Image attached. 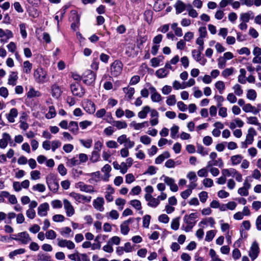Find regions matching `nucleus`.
<instances>
[{
    "label": "nucleus",
    "instance_id": "3",
    "mask_svg": "<svg viewBox=\"0 0 261 261\" xmlns=\"http://www.w3.org/2000/svg\"><path fill=\"white\" fill-rule=\"evenodd\" d=\"M96 73L90 70L86 71L83 75V82L88 85H93L96 79Z\"/></svg>",
    "mask_w": 261,
    "mask_h": 261
},
{
    "label": "nucleus",
    "instance_id": "54",
    "mask_svg": "<svg viewBox=\"0 0 261 261\" xmlns=\"http://www.w3.org/2000/svg\"><path fill=\"white\" fill-rule=\"evenodd\" d=\"M242 160V156L239 154L232 156L231 158L232 164L233 165L240 164Z\"/></svg>",
    "mask_w": 261,
    "mask_h": 261
},
{
    "label": "nucleus",
    "instance_id": "51",
    "mask_svg": "<svg viewBox=\"0 0 261 261\" xmlns=\"http://www.w3.org/2000/svg\"><path fill=\"white\" fill-rule=\"evenodd\" d=\"M179 218H175L172 219L171 223V227L172 229L176 230L179 228Z\"/></svg>",
    "mask_w": 261,
    "mask_h": 261
},
{
    "label": "nucleus",
    "instance_id": "16",
    "mask_svg": "<svg viewBox=\"0 0 261 261\" xmlns=\"http://www.w3.org/2000/svg\"><path fill=\"white\" fill-rule=\"evenodd\" d=\"M201 53L198 51L196 49L192 50V56L193 58L196 61L199 62L201 65L204 66L206 63V60L201 57Z\"/></svg>",
    "mask_w": 261,
    "mask_h": 261
},
{
    "label": "nucleus",
    "instance_id": "62",
    "mask_svg": "<svg viewBox=\"0 0 261 261\" xmlns=\"http://www.w3.org/2000/svg\"><path fill=\"white\" fill-rule=\"evenodd\" d=\"M226 99L230 103H234L237 101V98L236 96L234 93H230L227 95Z\"/></svg>",
    "mask_w": 261,
    "mask_h": 261
},
{
    "label": "nucleus",
    "instance_id": "64",
    "mask_svg": "<svg viewBox=\"0 0 261 261\" xmlns=\"http://www.w3.org/2000/svg\"><path fill=\"white\" fill-rule=\"evenodd\" d=\"M77 157H78L81 164L86 163L88 160V156L85 153H80L77 155Z\"/></svg>",
    "mask_w": 261,
    "mask_h": 261
},
{
    "label": "nucleus",
    "instance_id": "41",
    "mask_svg": "<svg viewBox=\"0 0 261 261\" xmlns=\"http://www.w3.org/2000/svg\"><path fill=\"white\" fill-rule=\"evenodd\" d=\"M215 86L220 94H222L225 88V84L223 81H219L215 83Z\"/></svg>",
    "mask_w": 261,
    "mask_h": 261
},
{
    "label": "nucleus",
    "instance_id": "10",
    "mask_svg": "<svg viewBox=\"0 0 261 261\" xmlns=\"http://www.w3.org/2000/svg\"><path fill=\"white\" fill-rule=\"evenodd\" d=\"M13 37L12 32L9 30H4L0 29V42L2 43H7L9 39Z\"/></svg>",
    "mask_w": 261,
    "mask_h": 261
},
{
    "label": "nucleus",
    "instance_id": "17",
    "mask_svg": "<svg viewBox=\"0 0 261 261\" xmlns=\"http://www.w3.org/2000/svg\"><path fill=\"white\" fill-rule=\"evenodd\" d=\"M150 117L151 118L149 120V123L150 125L153 126L156 125L159 122V112L155 109H152L151 111H150Z\"/></svg>",
    "mask_w": 261,
    "mask_h": 261
},
{
    "label": "nucleus",
    "instance_id": "61",
    "mask_svg": "<svg viewBox=\"0 0 261 261\" xmlns=\"http://www.w3.org/2000/svg\"><path fill=\"white\" fill-rule=\"evenodd\" d=\"M203 185L205 187L210 188L213 186L214 182L212 179L210 178H205L203 180Z\"/></svg>",
    "mask_w": 261,
    "mask_h": 261
},
{
    "label": "nucleus",
    "instance_id": "33",
    "mask_svg": "<svg viewBox=\"0 0 261 261\" xmlns=\"http://www.w3.org/2000/svg\"><path fill=\"white\" fill-rule=\"evenodd\" d=\"M223 165V163L221 159H219L218 160H211L207 162L206 168H209L213 167L214 166H219L221 167Z\"/></svg>",
    "mask_w": 261,
    "mask_h": 261
},
{
    "label": "nucleus",
    "instance_id": "55",
    "mask_svg": "<svg viewBox=\"0 0 261 261\" xmlns=\"http://www.w3.org/2000/svg\"><path fill=\"white\" fill-rule=\"evenodd\" d=\"M45 237L47 239L54 240L56 239L57 234L54 230L50 229L46 231Z\"/></svg>",
    "mask_w": 261,
    "mask_h": 261
},
{
    "label": "nucleus",
    "instance_id": "8",
    "mask_svg": "<svg viewBox=\"0 0 261 261\" xmlns=\"http://www.w3.org/2000/svg\"><path fill=\"white\" fill-rule=\"evenodd\" d=\"M69 195L79 203L90 202L92 198L90 196H87L74 192L70 193Z\"/></svg>",
    "mask_w": 261,
    "mask_h": 261
},
{
    "label": "nucleus",
    "instance_id": "14",
    "mask_svg": "<svg viewBox=\"0 0 261 261\" xmlns=\"http://www.w3.org/2000/svg\"><path fill=\"white\" fill-rule=\"evenodd\" d=\"M164 181L168 186L170 187V189L171 191L177 192L178 190V186L175 182V180L170 177L163 175Z\"/></svg>",
    "mask_w": 261,
    "mask_h": 261
},
{
    "label": "nucleus",
    "instance_id": "56",
    "mask_svg": "<svg viewBox=\"0 0 261 261\" xmlns=\"http://www.w3.org/2000/svg\"><path fill=\"white\" fill-rule=\"evenodd\" d=\"M112 168L110 165L106 164L102 168L101 171L105 173L106 177L108 178L110 176V172L111 171Z\"/></svg>",
    "mask_w": 261,
    "mask_h": 261
},
{
    "label": "nucleus",
    "instance_id": "2",
    "mask_svg": "<svg viewBox=\"0 0 261 261\" xmlns=\"http://www.w3.org/2000/svg\"><path fill=\"white\" fill-rule=\"evenodd\" d=\"M33 76L35 81L38 84L45 83L49 79L47 71L40 67L34 70Z\"/></svg>",
    "mask_w": 261,
    "mask_h": 261
},
{
    "label": "nucleus",
    "instance_id": "30",
    "mask_svg": "<svg viewBox=\"0 0 261 261\" xmlns=\"http://www.w3.org/2000/svg\"><path fill=\"white\" fill-rule=\"evenodd\" d=\"M170 154L168 151H164L162 154L159 155L155 160L156 164H161L166 159L170 157Z\"/></svg>",
    "mask_w": 261,
    "mask_h": 261
},
{
    "label": "nucleus",
    "instance_id": "50",
    "mask_svg": "<svg viewBox=\"0 0 261 261\" xmlns=\"http://www.w3.org/2000/svg\"><path fill=\"white\" fill-rule=\"evenodd\" d=\"M172 86L173 88L176 90L186 88L185 83L183 84H181L179 81L176 80L174 81L173 82Z\"/></svg>",
    "mask_w": 261,
    "mask_h": 261
},
{
    "label": "nucleus",
    "instance_id": "59",
    "mask_svg": "<svg viewBox=\"0 0 261 261\" xmlns=\"http://www.w3.org/2000/svg\"><path fill=\"white\" fill-rule=\"evenodd\" d=\"M233 71L234 68L233 67L226 68L222 72V75L223 77H227L231 75Z\"/></svg>",
    "mask_w": 261,
    "mask_h": 261
},
{
    "label": "nucleus",
    "instance_id": "15",
    "mask_svg": "<svg viewBox=\"0 0 261 261\" xmlns=\"http://www.w3.org/2000/svg\"><path fill=\"white\" fill-rule=\"evenodd\" d=\"M110 120H109V119H107V121L109 123L112 124L114 126H115L117 129H121L122 128H125L127 127V125L125 121H115V120H113L111 114H110Z\"/></svg>",
    "mask_w": 261,
    "mask_h": 261
},
{
    "label": "nucleus",
    "instance_id": "22",
    "mask_svg": "<svg viewBox=\"0 0 261 261\" xmlns=\"http://www.w3.org/2000/svg\"><path fill=\"white\" fill-rule=\"evenodd\" d=\"M85 110L89 114H93L95 111V105L91 100H87L84 103Z\"/></svg>",
    "mask_w": 261,
    "mask_h": 261
},
{
    "label": "nucleus",
    "instance_id": "57",
    "mask_svg": "<svg viewBox=\"0 0 261 261\" xmlns=\"http://www.w3.org/2000/svg\"><path fill=\"white\" fill-rule=\"evenodd\" d=\"M81 143L86 148H89L91 147L92 144V140L88 139L87 140L81 139L80 140Z\"/></svg>",
    "mask_w": 261,
    "mask_h": 261
},
{
    "label": "nucleus",
    "instance_id": "47",
    "mask_svg": "<svg viewBox=\"0 0 261 261\" xmlns=\"http://www.w3.org/2000/svg\"><path fill=\"white\" fill-rule=\"evenodd\" d=\"M40 96V92L38 91H36L33 88H31L27 93V96L29 98L39 97Z\"/></svg>",
    "mask_w": 261,
    "mask_h": 261
},
{
    "label": "nucleus",
    "instance_id": "36",
    "mask_svg": "<svg viewBox=\"0 0 261 261\" xmlns=\"http://www.w3.org/2000/svg\"><path fill=\"white\" fill-rule=\"evenodd\" d=\"M56 111L54 106H51L48 107V112L45 115V117L48 119H51L56 117Z\"/></svg>",
    "mask_w": 261,
    "mask_h": 261
},
{
    "label": "nucleus",
    "instance_id": "27",
    "mask_svg": "<svg viewBox=\"0 0 261 261\" xmlns=\"http://www.w3.org/2000/svg\"><path fill=\"white\" fill-rule=\"evenodd\" d=\"M130 219L124 221L120 225L121 232L123 234H127L129 231Z\"/></svg>",
    "mask_w": 261,
    "mask_h": 261
},
{
    "label": "nucleus",
    "instance_id": "48",
    "mask_svg": "<svg viewBox=\"0 0 261 261\" xmlns=\"http://www.w3.org/2000/svg\"><path fill=\"white\" fill-rule=\"evenodd\" d=\"M176 103V99L175 95H171L168 96L166 100V103L168 106H174Z\"/></svg>",
    "mask_w": 261,
    "mask_h": 261
},
{
    "label": "nucleus",
    "instance_id": "11",
    "mask_svg": "<svg viewBox=\"0 0 261 261\" xmlns=\"http://www.w3.org/2000/svg\"><path fill=\"white\" fill-rule=\"evenodd\" d=\"M63 202L64 208L65 211L67 216H72L75 213V211L71 203L66 199H64L63 200Z\"/></svg>",
    "mask_w": 261,
    "mask_h": 261
},
{
    "label": "nucleus",
    "instance_id": "9",
    "mask_svg": "<svg viewBox=\"0 0 261 261\" xmlns=\"http://www.w3.org/2000/svg\"><path fill=\"white\" fill-rule=\"evenodd\" d=\"M122 69V63L118 61H115L114 62L110 68L111 74L114 76H117L119 75L121 72Z\"/></svg>",
    "mask_w": 261,
    "mask_h": 261
},
{
    "label": "nucleus",
    "instance_id": "45",
    "mask_svg": "<svg viewBox=\"0 0 261 261\" xmlns=\"http://www.w3.org/2000/svg\"><path fill=\"white\" fill-rule=\"evenodd\" d=\"M132 205L135 207L138 211H139V213L141 214H143V212L141 211L142 206L141 202L138 200H132Z\"/></svg>",
    "mask_w": 261,
    "mask_h": 261
},
{
    "label": "nucleus",
    "instance_id": "1",
    "mask_svg": "<svg viewBox=\"0 0 261 261\" xmlns=\"http://www.w3.org/2000/svg\"><path fill=\"white\" fill-rule=\"evenodd\" d=\"M198 217L196 213H191L190 215H186L183 219L185 224L181 226V229L186 232L191 231L193 227L196 224L195 219Z\"/></svg>",
    "mask_w": 261,
    "mask_h": 261
},
{
    "label": "nucleus",
    "instance_id": "13",
    "mask_svg": "<svg viewBox=\"0 0 261 261\" xmlns=\"http://www.w3.org/2000/svg\"><path fill=\"white\" fill-rule=\"evenodd\" d=\"M105 200L103 197H98L93 201V205L95 209L99 212L104 211Z\"/></svg>",
    "mask_w": 261,
    "mask_h": 261
},
{
    "label": "nucleus",
    "instance_id": "26",
    "mask_svg": "<svg viewBox=\"0 0 261 261\" xmlns=\"http://www.w3.org/2000/svg\"><path fill=\"white\" fill-rule=\"evenodd\" d=\"M18 80L17 73L16 72L12 71L9 76L8 80V84L12 86L16 85L17 81Z\"/></svg>",
    "mask_w": 261,
    "mask_h": 261
},
{
    "label": "nucleus",
    "instance_id": "63",
    "mask_svg": "<svg viewBox=\"0 0 261 261\" xmlns=\"http://www.w3.org/2000/svg\"><path fill=\"white\" fill-rule=\"evenodd\" d=\"M199 198L202 203H205L208 198L207 193L205 191H202L199 194Z\"/></svg>",
    "mask_w": 261,
    "mask_h": 261
},
{
    "label": "nucleus",
    "instance_id": "28",
    "mask_svg": "<svg viewBox=\"0 0 261 261\" xmlns=\"http://www.w3.org/2000/svg\"><path fill=\"white\" fill-rule=\"evenodd\" d=\"M177 14L182 12L186 8V5L181 1H177L174 5Z\"/></svg>",
    "mask_w": 261,
    "mask_h": 261
},
{
    "label": "nucleus",
    "instance_id": "35",
    "mask_svg": "<svg viewBox=\"0 0 261 261\" xmlns=\"http://www.w3.org/2000/svg\"><path fill=\"white\" fill-rule=\"evenodd\" d=\"M33 65L29 61H25L23 63V72L27 74L31 73Z\"/></svg>",
    "mask_w": 261,
    "mask_h": 261
},
{
    "label": "nucleus",
    "instance_id": "53",
    "mask_svg": "<svg viewBox=\"0 0 261 261\" xmlns=\"http://www.w3.org/2000/svg\"><path fill=\"white\" fill-rule=\"evenodd\" d=\"M209 254L212 258V261H224L222 260L219 256L216 254L215 251L213 249L210 250Z\"/></svg>",
    "mask_w": 261,
    "mask_h": 261
},
{
    "label": "nucleus",
    "instance_id": "29",
    "mask_svg": "<svg viewBox=\"0 0 261 261\" xmlns=\"http://www.w3.org/2000/svg\"><path fill=\"white\" fill-rule=\"evenodd\" d=\"M152 109L148 106H146L142 108V110L140 111L138 114V116L141 119H144L147 117V114L150 112Z\"/></svg>",
    "mask_w": 261,
    "mask_h": 261
},
{
    "label": "nucleus",
    "instance_id": "46",
    "mask_svg": "<svg viewBox=\"0 0 261 261\" xmlns=\"http://www.w3.org/2000/svg\"><path fill=\"white\" fill-rule=\"evenodd\" d=\"M25 250L23 248H20L18 249L15 250L9 254V256L10 258H13L14 256L17 255V254H21L25 252Z\"/></svg>",
    "mask_w": 261,
    "mask_h": 261
},
{
    "label": "nucleus",
    "instance_id": "52",
    "mask_svg": "<svg viewBox=\"0 0 261 261\" xmlns=\"http://www.w3.org/2000/svg\"><path fill=\"white\" fill-rule=\"evenodd\" d=\"M216 231L215 230H209L206 232L205 240L207 242H211L214 239L215 236Z\"/></svg>",
    "mask_w": 261,
    "mask_h": 261
},
{
    "label": "nucleus",
    "instance_id": "23",
    "mask_svg": "<svg viewBox=\"0 0 261 261\" xmlns=\"http://www.w3.org/2000/svg\"><path fill=\"white\" fill-rule=\"evenodd\" d=\"M253 13L251 11H249L246 13H242L240 14V19L241 21L248 22L250 19L253 18Z\"/></svg>",
    "mask_w": 261,
    "mask_h": 261
},
{
    "label": "nucleus",
    "instance_id": "18",
    "mask_svg": "<svg viewBox=\"0 0 261 261\" xmlns=\"http://www.w3.org/2000/svg\"><path fill=\"white\" fill-rule=\"evenodd\" d=\"M58 245L60 247H66L69 249H73L75 247V245L73 242L64 239H58Z\"/></svg>",
    "mask_w": 261,
    "mask_h": 261
},
{
    "label": "nucleus",
    "instance_id": "49",
    "mask_svg": "<svg viewBox=\"0 0 261 261\" xmlns=\"http://www.w3.org/2000/svg\"><path fill=\"white\" fill-rule=\"evenodd\" d=\"M32 189L35 191H38L39 192H43L45 191L46 188L45 186L42 184H38L34 185L32 187Z\"/></svg>",
    "mask_w": 261,
    "mask_h": 261
},
{
    "label": "nucleus",
    "instance_id": "20",
    "mask_svg": "<svg viewBox=\"0 0 261 261\" xmlns=\"http://www.w3.org/2000/svg\"><path fill=\"white\" fill-rule=\"evenodd\" d=\"M149 90L151 94V99L153 102H158L162 100L161 95L157 92L156 89L154 87H150Z\"/></svg>",
    "mask_w": 261,
    "mask_h": 261
},
{
    "label": "nucleus",
    "instance_id": "25",
    "mask_svg": "<svg viewBox=\"0 0 261 261\" xmlns=\"http://www.w3.org/2000/svg\"><path fill=\"white\" fill-rule=\"evenodd\" d=\"M18 111L16 108H12L10 110L9 114L7 115V118L9 122L13 123L15 121V118L17 117Z\"/></svg>",
    "mask_w": 261,
    "mask_h": 261
},
{
    "label": "nucleus",
    "instance_id": "58",
    "mask_svg": "<svg viewBox=\"0 0 261 261\" xmlns=\"http://www.w3.org/2000/svg\"><path fill=\"white\" fill-rule=\"evenodd\" d=\"M218 66L220 69H223L225 67L226 64V60L223 57H220L218 60Z\"/></svg>",
    "mask_w": 261,
    "mask_h": 261
},
{
    "label": "nucleus",
    "instance_id": "7",
    "mask_svg": "<svg viewBox=\"0 0 261 261\" xmlns=\"http://www.w3.org/2000/svg\"><path fill=\"white\" fill-rule=\"evenodd\" d=\"M16 238H12V239L16 241H20L23 244H27L32 240L29 234L25 231L18 233L16 235Z\"/></svg>",
    "mask_w": 261,
    "mask_h": 261
},
{
    "label": "nucleus",
    "instance_id": "21",
    "mask_svg": "<svg viewBox=\"0 0 261 261\" xmlns=\"http://www.w3.org/2000/svg\"><path fill=\"white\" fill-rule=\"evenodd\" d=\"M256 135L257 133L253 127L249 128L248 130L245 141H246L247 143H249V145L252 144L254 141V137Z\"/></svg>",
    "mask_w": 261,
    "mask_h": 261
},
{
    "label": "nucleus",
    "instance_id": "12",
    "mask_svg": "<svg viewBox=\"0 0 261 261\" xmlns=\"http://www.w3.org/2000/svg\"><path fill=\"white\" fill-rule=\"evenodd\" d=\"M259 253V248L258 244L256 242H253L249 252V256L253 260L257 257Z\"/></svg>",
    "mask_w": 261,
    "mask_h": 261
},
{
    "label": "nucleus",
    "instance_id": "19",
    "mask_svg": "<svg viewBox=\"0 0 261 261\" xmlns=\"http://www.w3.org/2000/svg\"><path fill=\"white\" fill-rule=\"evenodd\" d=\"M49 208L48 203L45 202L41 204L38 207V214L40 217H45L47 215Z\"/></svg>",
    "mask_w": 261,
    "mask_h": 261
},
{
    "label": "nucleus",
    "instance_id": "24",
    "mask_svg": "<svg viewBox=\"0 0 261 261\" xmlns=\"http://www.w3.org/2000/svg\"><path fill=\"white\" fill-rule=\"evenodd\" d=\"M242 109L246 113L251 112L254 114H257L259 112V110L257 109L250 103H247L244 105Z\"/></svg>",
    "mask_w": 261,
    "mask_h": 261
},
{
    "label": "nucleus",
    "instance_id": "44",
    "mask_svg": "<svg viewBox=\"0 0 261 261\" xmlns=\"http://www.w3.org/2000/svg\"><path fill=\"white\" fill-rule=\"evenodd\" d=\"M100 155L97 151H93L90 158V161L92 163H96L99 160Z\"/></svg>",
    "mask_w": 261,
    "mask_h": 261
},
{
    "label": "nucleus",
    "instance_id": "38",
    "mask_svg": "<svg viewBox=\"0 0 261 261\" xmlns=\"http://www.w3.org/2000/svg\"><path fill=\"white\" fill-rule=\"evenodd\" d=\"M169 71L164 68H160L155 72L156 75L159 78H164L169 73Z\"/></svg>",
    "mask_w": 261,
    "mask_h": 261
},
{
    "label": "nucleus",
    "instance_id": "31",
    "mask_svg": "<svg viewBox=\"0 0 261 261\" xmlns=\"http://www.w3.org/2000/svg\"><path fill=\"white\" fill-rule=\"evenodd\" d=\"M69 130L73 134L76 135L79 131V126L77 122L72 121L68 125Z\"/></svg>",
    "mask_w": 261,
    "mask_h": 261
},
{
    "label": "nucleus",
    "instance_id": "6",
    "mask_svg": "<svg viewBox=\"0 0 261 261\" xmlns=\"http://www.w3.org/2000/svg\"><path fill=\"white\" fill-rule=\"evenodd\" d=\"M75 187L79 189L81 191L88 193H93L96 192L94 187L92 185H86L84 182L80 181L77 182Z\"/></svg>",
    "mask_w": 261,
    "mask_h": 261
},
{
    "label": "nucleus",
    "instance_id": "60",
    "mask_svg": "<svg viewBox=\"0 0 261 261\" xmlns=\"http://www.w3.org/2000/svg\"><path fill=\"white\" fill-rule=\"evenodd\" d=\"M188 7L189 8V9H188L187 10L188 12L189 16L192 18L197 17L198 16V13L197 12V11L195 9L192 8V6L191 5H189Z\"/></svg>",
    "mask_w": 261,
    "mask_h": 261
},
{
    "label": "nucleus",
    "instance_id": "43",
    "mask_svg": "<svg viewBox=\"0 0 261 261\" xmlns=\"http://www.w3.org/2000/svg\"><path fill=\"white\" fill-rule=\"evenodd\" d=\"M247 98L250 100H254L257 96L256 91L253 89H249L247 91Z\"/></svg>",
    "mask_w": 261,
    "mask_h": 261
},
{
    "label": "nucleus",
    "instance_id": "34",
    "mask_svg": "<svg viewBox=\"0 0 261 261\" xmlns=\"http://www.w3.org/2000/svg\"><path fill=\"white\" fill-rule=\"evenodd\" d=\"M61 91L59 87L55 84L51 87V95L55 98H58L61 95Z\"/></svg>",
    "mask_w": 261,
    "mask_h": 261
},
{
    "label": "nucleus",
    "instance_id": "42",
    "mask_svg": "<svg viewBox=\"0 0 261 261\" xmlns=\"http://www.w3.org/2000/svg\"><path fill=\"white\" fill-rule=\"evenodd\" d=\"M234 93L237 96H240L243 93V90L242 89V87L238 84H235L233 87Z\"/></svg>",
    "mask_w": 261,
    "mask_h": 261
},
{
    "label": "nucleus",
    "instance_id": "39",
    "mask_svg": "<svg viewBox=\"0 0 261 261\" xmlns=\"http://www.w3.org/2000/svg\"><path fill=\"white\" fill-rule=\"evenodd\" d=\"M237 171V170L234 168L224 169L222 170V173L223 175L225 176L233 177Z\"/></svg>",
    "mask_w": 261,
    "mask_h": 261
},
{
    "label": "nucleus",
    "instance_id": "37",
    "mask_svg": "<svg viewBox=\"0 0 261 261\" xmlns=\"http://www.w3.org/2000/svg\"><path fill=\"white\" fill-rule=\"evenodd\" d=\"M132 125L136 130H140L144 127H147L148 126V123L147 121H144L142 123H136L133 121L132 123Z\"/></svg>",
    "mask_w": 261,
    "mask_h": 261
},
{
    "label": "nucleus",
    "instance_id": "5",
    "mask_svg": "<svg viewBox=\"0 0 261 261\" xmlns=\"http://www.w3.org/2000/svg\"><path fill=\"white\" fill-rule=\"evenodd\" d=\"M71 91L75 96L81 97L85 94V90L82 86L77 82L72 83L70 86Z\"/></svg>",
    "mask_w": 261,
    "mask_h": 261
},
{
    "label": "nucleus",
    "instance_id": "32",
    "mask_svg": "<svg viewBox=\"0 0 261 261\" xmlns=\"http://www.w3.org/2000/svg\"><path fill=\"white\" fill-rule=\"evenodd\" d=\"M81 164L79 161L78 157H77V155L75 157L71 158V159H67V165L70 167L75 166H79Z\"/></svg>",
    "mask_w": 261,
    "mask_h": 261
},
{
    "label": "nucleus",
    "instance_id": "40",
    "mask_svg": "<svg viewBox=\"0 0 261 261\" xmlns=\"http://www.w3.org/2000/svg\"><path fill=\"white\" fill-rule=\"evenodd\" d=\"M37 259L40 261H50V256L48 254L39 252L37 256Z\"/></svg>",
    "mask_w": 261,
    "mask_h": 261
},
{
    "label": "nucleus",
    "instance_id": "4",
    "mask_svg": "<svg viewBox=\"0 0 261 261\" xmlns=\"http://www.w3.org/2000/svg\"><path fill=\"white\" fill-rule=\"evenodd\" d=\"M46 181L50 190L54 192L57 191L59 188V184L56 181V178L54 174H49L46 178Z\"/></svg>",
    "mask_w": 261,
    "mask_h": 261
}]
</instances>
